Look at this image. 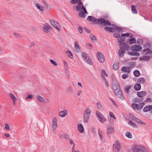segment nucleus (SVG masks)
<instances>
[{"label": "nucleus", "instance_id": "1a4fd4ad", "mask_svg": "<svg viewBox=\"0 0 152 152\" xmlns=\"http://www.w3.org/2000/svg\"><path fill=\"white\" fill-rule=\"evenodd\" d=\"M78 4L77 5L76 9L77 11H79L83 10V8L85 7L83 6V2L81 0H78Z\"/></svg>", "mask_w": 152, "mask_h": 152}, {"label": "nucleus", "instance_id": "6e6d98bb", "mask_svg": "<svg viewBox=\"0 0 152 152\" xmlns=\"http://www.w3.org/2000/svg\"><path fill=\"white\" fill-rule=\"evenodd\" d=\"M134 100V101L136 102H140L142 101V99L138 98H135Z\"/></svg>", "mask_w": 152, "mask_h": 152}, {"label": "nucleus", "instance_id": "4468645a", "mask_svg": "<svg viewBox=\"0 0 152 152\" xmlns=\"http://www.w3.org/2000/svg\"><path fill=\"white\" fill-rule=\"evenodd\" d=\"M131 49L132 50L138 51L141 49V47L139 45H134L131 47Z\"/></svg>", "mask_w": 152, "mask_h": 152}, {"label": "nucleus", "instance_id": "bf43d9fd", "mask_svg": "<svg viewBox=\"0 0 152 152\" xmlns=\"http://www.w3.org/2000/svg\"><path fill=\"white\" fill-rule=\"evenodd\" d=\"M83 29L84 31H85L86 32H87L88 33H90L91 32V31L86 27H84Z\"/></svg>", "mask_w": 152, "mask_h": 152}, {"label": "nucleus", "instance_id": "e433bc0d", "mask_svg": "<svg viewBox=\"0 0 152 152\" xmlns=\"http://www.w3.org/2000/svg\"><path fill=\"white\" fill-rule=\"evenodd\" d=\"M90 37L91 38L92 42H96V36L95 35H93L92 34H91L90 35Z\"/></svg>", "mask_w": 152, "mask_h": 152}, {"label": "nucleus", "instance_id": "72a5a7b5", "mask_svg": "<svg viewBox=\"0 0 152 152\" xmlns=\"http://www.w3.org/2000/svg\"><path fill=\"white\" fill-rule=\"evenodd\" d=\"M128 54L130 55L133 56H139L140 55V53L137 52H129L128 53Z\"/></svg>", "mask_w": 152, "mask_h": 152}, {"label": "nucleus", "instance_id": "4d7b16f0", "mask_svg": "<svg viewBox=\"0 0 152 152\" xmlns=\"http://www.w3.org/2000/svg\"><path fill=\"white\" fill-rule=\"evenodd\" d=\"M98 134H99V136L100 137V139H101V140H102L103 133H102V132H101V131L100 130H99V129L98 130Z\"/></svg>", "mask_w": 152, "mask_h": 152}, {"label": "nucleus", "instance_id": "f8f14e48", "mask_svg": "<svg viewBox=\"0 0 152 152\" xmlns=\"http://www.w3.org/2000/svg\"><path fill=\"white\" fill-rule=\"evenodd\" d=\"M130 116L132 118V119L136 121L139 124L142 126L145 125V123L142 122L140 120L135 117L133 115H130Z\"/></svg>", "mask_w": 152, "mask_h": 152}, {"label": "nucleus", "instance_id": "aec40b11", "mask_svg": "<svg viewBox=\"0 0 152 152\" xmlns=\"http://www.w3.org/2000/svg\"><path fill=\"white\" fill-rule=\"evenodd\" d=\"M146 92L144 91L138 92L137 93V95L140 97H143L145 96L146 95Z\"/></svg>", "mask_w": 152, "mask_h": 152}, {"label": "nucleus", "instance_id": "393cba45", "mask_svg": "<svg viewBox=\"0 0 152 152\" xmlns=\"http://www.w3.org/2000/svg\"><path fill=\"white\" fill-rule=\"evenodd\" d=\"M10 97L13 100L14 102V104L16 102L17 100V98L15 97L14 95L12 93H10L9 94Z\"/></svg>", "mask_w": 152, "mask_h": 152}, {"label": "nucleus", "instance_id": "338daca9", "mask_svg": "<svg viewBox=\"0 0 152 152\" xmlns=\"http://www.w3.org/2000/svg\"><path fill=\"white\" fill-rule=\"evenodd\" d=\"M57 127V125H52V129L54 131L55 130Z\"/></svg>", "mask_w": 152, "mask_h": 152}, {"label": "nucleus", "instance_id": "c03bdc74", "mask_svg": "<svg viewBox=\"0 0 152 152\" xmlns=\"http://www.w3.org/2000/svg\"><path fill=\"white\" fill-rule=\"evenodd\" d=\"M69 142L70 145L72 146V148H74L75 146V145L73 141L71 139H70L69 140Z\"/></svg>", "mask_w": 152, "mask_h": 152}, {"label": "nucleus", "instance_id": "2f4dec72", "mask_svg": "<svg viewBox=\"0 0 152 152\" xmlns=\"http://www.w3.org/2000/svg\"><path fill=\"white\" fill-rule=\"evenodd\" d=\"M125 40V38L124 37H123L122 38L121 37H119L118 38V42L119 43H120L121 44H120V45H121L122 44H121L122 42L124 41Z\"/></svg>", "mask_w": 152, "mask_h": 152}, {"label": "nucleus", "instance_id": "b1692460", "mask_svg": "<svg viewBox=\"0 0 152 152\" xmlns=\"http://www.w3.org/2000/svg\"><path fill=\"white\" fill-rule=\"evenodd\" d=\"M150 57L148 56H142L140 58V60H144L146 61H148L150 59Z\"/></svg>", "mask_w": 152, "mask_h": 152}, {"label": "nucleus", "instance_id": "f704fd0d", "mask_svg": "<svg viewBox=\"0 0 152 152\" xmlns=\"http://www.w3.org/2000/svg\"><path fill=\"white\" fill-rule=\"evenodd\" d=\"M96 105L98 109L100 110H103V107L102 106L99 102H96Z\"/></svg>", "mask_w": 152, "mask_h": 152}, {"label": "nucleus", "instance_id": "412c9836", "mask_svg": "<svg viewBox=\"0 0 152 152\" xmlns=\"http://www.w3.org/2000/svg\"><path fill=\"white\" fill-rule=\"evenodd\" d=\"M74 48L75 51L77 52H79L80 50V47L78 45V42L76 41L75 42Z\"/></svg>", "mask_w": 152, "mask_h": 152}, {"label": "nucleus", "instance_id": "0eeeda50", "mask_svg": "<svg viewBox=\"0 0 152 152\" xmlns=\"http://www.w3.org/2000/svg\"><path fill=\"white\" fill-rule=\"evenodd\" d=\"M145 103H140L138 104L134 103H132V106L134 109L136 108L137 110H140L144 106Z\"/></svg>", "mask_w": 152, "mask_h": 152}, {"label": "nucleus", "instance_id": "473e14b6", "mask_svg": "<svg viewBox=\"0 0 152 152\" xmlns=\"http://www.w3.org/2000/svg\"><path fill=\"white\" fill-rule=\"evenodd\" d=\"M104 29L107 31H109L113 32L115 31L114 29L110 27H106L104 28Z\"/></svg>", "mask_w": 152, "mask_h": 152}, {"label": "nucleus", "instance_id": "a211bd4d", "mask_svg": "<svg viewBox=\"0 0 152 152\" xmlns=\"http://www.w3.org/2000/svg\"><path fill=\"white\" fill-rule=\"evenodd\" d=\"M67 114V111L66 110H64L61 111L59 113L60 116L61 117H65Z\"/></svg>", "mask_w": 152, "mask_h": 152}, {"label": "nucleus", "instance_id": "4be33fe9", "mask_svg": "<svg viewBox=\"0 0 152 152\" xmlns=\"http://www.w3.org/2000/svg\"><path fill=\"white\" fill-rule=\"evenodd\" d=\"M121 44H122L121 45L122 46L121 47L122 48H123V49H124L125 50H126L128 51V50L129 48V47L126 43L123 42V43H122Z\"/></svg>", "mask_w": 152, "mask_h": 152}, {"label": "nucleus", "instance_id": "c85d7f7f", "mask_svg": "<svg viewBox=\"0 0 152 152\" xmlns=\"http://www.w3.org/2000/svg\"><path fill=\"white\" fill-rule=\"evenodd\" d=\"M136 41L135 38L129 39L127 41V42L129 44H132L136 42Z\"/></svg>", "mask_w": 152, "mask_h": 152}, {"label": "nucleus", "instance_id": "49530a36", "mask_svg": "<svg viewBox=\"0 0 152 152\" xmlns=\"http://www.w3.org/2000/svg\"><path fill=\"white\" fill-rule=\"evenodd\" d=\"M67 53L68 55V57L71 59H72L73 58V56L71 51L69 50H68Z\"/></svg>", "mask_w": 152, "mask_h": 152}, {"label": "nucleus", "instance_id": "c756f323", "mask_svg": "<svg viewBox=\"0 0 152 152\" xmlns=\"http://www.w3.org/2000/svg\"><path fill=\"white\" fill-rule=\"evenodd\" d=\"M134 89L136 91H139L140 90L141 88L140 85L139 83H137L134 86Z\"/></svg>", "mask_w": 152, "mask_h": 152}, {"label": "nucleus", "instance_id": "3c124183", "mask_svg": "<svg viewBox=\"0 0 152 152\" xmlns=\"http://www.w3.org/2000/svg\"><path fill=\"white\" fill-rule=\"evenodd\" d=\"M50 61L53 65L56 66H57L58 64L53 60L50 59Z\"/></svg>", "mask_w": 152, "mask_h": 152}, {"label": "nucleus", "instance_id": "ea45409f", "mask_svg": "<svg viewBox=\"0 0 152 152\" xmlns=\"http://www.w3.org/2000/svg\"><path fill=\"white\" fill-rule=\"evenodd\" d=\"M102 74L103 78V79L104 81H105V76H107V75L105 72V71L104 70H102Z\"/></svg>", "mask_w": 152, "mask_h": 152}, {"label": "nucleus", "instance_id": "774afa93", "mask_svg": "<svg viewBox=\"0 0 152 152\" xmlns=\"http://www.w3.org/2000/svg\"><path fill=\"white\" fill-rule=\"evenodd\" d=\"M52 122H57V118L56 117H55L53 118Z\"/></svg>", "mask_w": 152, "mask_h": 152}, {"label": "nucleus", "instance_id": "e2e57ef3", "mask_svg": "<svg viewBox=\"0 0 152 152\" xmlns=\"http://www.w3.org/2000/svg\"><path fill=\"white\" fill-rule=\"evenodd\" d=\"M5 129L7 130H9L10 129V127L8 124H5Z\"/></svg>", "mask_w": 152, "mask_h": 152}, {"label": "nucleus", "instance_id": "a878e982", "mask_svg": "<svg viewBox=\"0 0 152 152\" xmlns=\"http://www.w3.org/2000/svg\"><path fill=\"white\" fill-rule=\"evenodd\" d=\"M119 63L118 61H115L113 65V68L114 69L116 70L118 69V66Z\"/></svg>", "mask_w": 152, "mask_h": 152}, {"label": "nucleus", "instance_id": "58836bf2", "mask_svg": "<svg viewBox=\"0 0 152 152\" xmlns=\"http://www.w3.org/2000/svg\"><path fill=\"white\" fill-rule=\"evenodd\" d=\"M37 100L39 102H42L44 101V98L39 95H37Z\"/></svg>", "mask_w": 152, "mask_h": 152}, {"label": "nucleus", "instance_id": "9d476101", "mask_svg": "<svg viewBox=\"0 0 152 152\" xmlns=\"http://www.w3.org/2000/svg\"><path fill=\"white\" fill-rule=\"evenodd\" d=\"M83 11L81 10L79 13V16L81 18H85L86 16V13H87L85 7L83 8Z\"/></svg>", "mask_w": 152, "mask_h": 152}, {"label": "nucleus", "instance_id": "4c0bfd02", "mask_svg": "<svg viewBox=\"0 0 152 152\" xmlns=\"http://www.w3.org/2000/svg\"><path fill=\"white\" fill-rule=\"evenodd\" d=\"M150 49L149 48L145 49L143 51V53L144 55H147L150 53Z\"/></svg>", "mask_w": 152, "mask_h": 152}, {"label": "nucleus", "instance_id": "423d86ee", "mask_svg": "<svg viewBox=\"0 0 152 152\" xmlns=\"http://www.w3.org/2000/svg\"><path fill=\"white\" fill-rule=\"evenodd\" d=\"M96 115L98 120L100 122L103 123L106 121V119L99 112H96Z\"/></svg>", "mask_w": 152, "mask_h": 152}, {"label": "nucleus", "instance_id": "79ce46f5", "mask_svg": "<svg viewBox=\"0 0 152 152\" xmlns=\"http://www.w3.org/2000/svg\"><path fill=\"white\" fill-rule=\"evenodd\" d=\"M128 123L130 125L133 127L134 128H137V125L134 123L133 122L131 121H129Z\"/></svg>", "mask_w": 152, "mask_h": 152}, {"label": "nucleus", "instance_id": "a18cd8bd", "mask_svg": "<svg viewBox=\"0 0 152 152\" xmlns=\"http://www.w3.org/2000/svg\"><path fill=\"white\" fill-rule=\"evenodd\" d=\"M131 86H126L125 88V91L126 93L128 94L129 93V89Z\"/></svg>", "mask_w": 152, "mask_h": 152}, {"label": "nucleus", "instance_id": "8fccbe9b", "mask_svg": "<svg viewBox=\"0 0 152 152\" xmlns=\"http://www.w3.org/2000/svg\"><path fill=\"white\" fill-rule=\"evenodd\" d=\"M126 136L129 138H131L132 137V135L130 132H127L126 134Z\"/></svg>", "mask_w": 152, "mask_h": 152}, {"label": "nucleus", "instance_id": "6ab92c4d", "mask_svg": "<svg viewBox=\"0 0 152 152\" xmlns=\"http://www.w3.org/2000/svg\"><path fill=\"white\" fill-rule=\"evenodd\" d=\"M152 110V105H148L145 106L143 109L144 112H147Z\"/></svg>", "mask_w": 152, "mask_h": 152}, {"label": "nucleus", "instance_id": "5fc2aeb1", "mask_svg": "<svg viewBox=\"0 0 152 152\" xmlns=\"http://www.w3.org/2000/svg\"><path fill=\"white\" fill-rule=\"evenodd\" d=\"M109 115L110 117L113 118L114 119H116L115 115L113 114V113L112 112H110Z\"/></svg>", "mask_w": 152, "mask_h": 152}, {"label": "nucleus", "instance_id": "dca6fc26", "mask_svg": "<svg viewBox=\"0 0 152 152\" xmlns=\"http://www.w3.org/2000/svg\"><path fill=\"white\" fill-rule=\"evenodd\" d=\"M125 50L123 49V48L121 47L118 51V55L121 57H123L124 56Z\"/></svg>", "mask_w": 152, "mask_h": 152}, {"label": "nucleus", "instance_id": "09e8293b", "mask_svg": "<svg viewBox=\"0 0 152 152\" xmlns=\"http://www.w3.org/2000/svg\"><path fill=\"white\" fill-rule=\"evenodd\" d=\"M145 81V79L143 77L140 78L138 80V82L141 83H144Z\"/></svg>", "mask_w": 152, "mask_h": 152}, {"label": "nucleus", "instance_id": "f257e3e1", "mask_svg": "<svg viewBox=\"0 0 152 152\" xmlns=\"http://www.w3.org/2000/svg\"><path fill=\"white\" fill-rule=\"evenodd\" d=\"M113 88L116 95L122 100L124 99V97L122 94V91L118 83L115 80H112Z\"/></svg>", "mask_w": 152, "mask_h": 152}, {"label": "nucleus", "instance_id": "f03ea898", "mask_svg": "<svg viewBox=\"0 0 152 152\" xmlns=\"http://www.w3.org/2000/svg\"><path fill=\"white\" fill-rule=\"evenodd\" d=\"M134 152H148L149 149L145 147H143L138 145H135L132 148Z\"/></svg>", "mask_w": 152, "mask_h": 152}, {"label": "nucleus", "instance_id": "0e129e2a", "mask_svg": "<svg viewBox=\"0 0 152 152\" xmlns=\"http://www.w3.org/2000/svg\"><path fill=\"white\" fill-rule=\"evenodd\" d=\"M78 29L79 33L80 34H82L83 33V28L81 27H79Z\"/></svg>", "mask_w": 152, "mask_h": 152}, {"label": "nucleus", "instance_id": "7c9ffc66", "mask_svg": "<svg viewBox=\"0 0 152 152\" xmlns=\"http://www.w3.org/2000/svg\"><path fill=\"white\" fill-rule=\"evenodd\" d=\"M128 66H129L130 69L134 67L136 65V62L133 61L130 62L128 64Z\"/></svg>", "mask_w": 152, "mask_h": 152}, {"label": "nucleus", "instance_id": "69168bd1", "mask_svg": "<svg viewBox=\"0 0 152 152\" xmlns=\"http://www.w3.org/2000/svg\"><path fill=\"white\" fill-rule=\"evenodd\" d=\"M33 96L32 95L30 94L27 97H26V99H32L33 98Z\"/></svg>", "mask_w": 152, "mask_h": 152}, {"label": "nucleus", "instance_id": "20e7f679", "mask_svg": "<svg viewBox=\"0 0 152 152\" xmlns=\"http://www.w3.org/2000/svg\"><path fill=\"white\" fill-rule=\"evenodd\" d=\"M91 111L88 108L86 109L84 113L83 121L85 123L88 122L90 117Z\"/></svg>", "mask_w": 152, "mask_h": 152}, {"label": "nucleus", "instance_id": "052dcab7", "mask_svg": "<svg viewBox=\"0 0 152 152\" xmlns=\"http://www.w3.org/2000/svg\"><path fill=\"white\" fill-rule=\"evenodd\" d=\"M128 74H124L122 75V77L123 79H125L128 77Z\"/></svg>", "mask_w": 152, "mask_h": 152}, {"label": "nucleus", "instance_id": "39448f33", "mask_svg": "<svg viewBox=\"0 0 152 152\" xmlns=\"http://www.w3.org/2000/svg\"><path fill=\"white\" fill-rule=\"evenodd\" d=\"M81 56L83 59L86 63L91 65L93 64L92 62L91 61V59H90L88 54L83 52L81 53Z\"/></svg>", "mask_w": 152, "mask_h": 152}, {"label": "nucleus", "instance_id": "864d4df0", "mask_svg": "<svg viewBox=\"0 0 152 152\" xmlns=\"http://www.w3.org/2000/svg\"><path fill=\"white\" fill-rule=\"evenodd\" d=\"M66 72H65L67 78H69L70 77V74L69 71L68 69L67 70H65Z\"/></svg>", "mask_w": 152, "mask_h": 152}, {"label": "nucleus", "instance_id": "37998d69", "mask_svg": "<svg viewBox=\"0 0 152 152\" xmlns=\"http://www.w3.org/2000/svg\"><path fill=\"white\" fill-rule=\"evenodd\" d=\"M131 9L132 12L133 13L137 14V11L135 8V6L134 5L132 6Z\"/></svg>", "mask_w": 152, "mask_h": 152}, {"label": "nucleus", "instance_id": "a19ab883", "mask_svg": "<svg viewBox=\"0 0 152 152\" xmlns=\"http://www.w3.org/2000/svg\"><path fill=\"white\" fill-rule=\"evenodd\" d=\"M134 75L135 77H138L140 75V73L139 70H135L133 72Z\"/></svg>", "mask_w": 152, "mask_h": 152}, {"label": "nucleus", "instance_id": "c9c22d12", "mask_svg": "<svg viewBox=\"0 0 152 152\" xmlns=\"http://www.w3.org/2000/svg\"><path fill=\"white\" fill-rule=\"evenodd\" d=\"M36 6L37 8H38L39 10L42 11H43L44 10V8L43 7L41 6V4L39 3H37L36 4Z\"/></svg>", "mask_w": 152, "mask_h": 152}, {"label": "nucleus", "instance_id": "cd10ccee", "mask_svg": "<svg viewBox=\"0 0 152 152\" xmlns=\"http://www.w3.org/2000/svg\"><path fill=\"white\" fill-rule=\"evenodd\" d=\"M97 19V18H95L94 17L91 16H88L87 18V19L89 21H92L93 22H95L96 23V22Z\"/></svg>", "mask_w": 152, "mask_h": 152}, {"label": "nucleus", "instance_id": "13d9d810", "mask_svg": "<svg viewBox=\"0 0 152 152\" xmlns=\"http://www.w3.org/2000/svg\"><path fill=\"white\" fill-rule=\"evenodd\" d=\"M114 37H118L120 36V34L118 32L115 33L113 35Z\"/></svg>", "mask_w": 152, "mask_h": 152}, {"label": "nucleus", "instance_id": "ddd939ff", "mask_svg": "<svg viewBox=\"0 0 152 152\" xmlns=\"http://www.w3.org/2000/svg\"><path fill=\"white\" fill-rule=\"evenodd\" d=\"M97 56L98 59L100 62L103 63L104 62V57L101 53L98 52L97 54Z\"/></svg>", "mask_w": 152, "mask_h": 152}, {"label": "nucleus", "instance_id": "680f3d73", "mask_svg": "<svg viewBox=\"0 0 152 152\" xmlns=\"http://www.w3.org/2000/svg\"><path fill=\"white\" fill-rule=\"evenodd\" d=\"M130 34L128 33H126L125 34H121V37L127 36L129 37V36Z\"/></svg>", "mask_w": 152, "mask_h": 152}, {"label": "nucleus", "instance_id": "6e6552de", "mask_svg": "<svg viewBox=\"0 0 152 152\" xmlns=\"http://www.w3.org/2000/svg\"><path fill=\"white\" fill-rule=\"evenodd\" d=\"M121 148L120 143L118 141H116L113 144V149L114 151H116L119 152Z\"/></svg>", "mask_w": 152, "mask_h": 152}, {"label": "nucleus", "instance_id": "9b49d317", "mask_svg": "<svg viewBox=\"0 0 152 152\" xmlns=\"http://www.w3.org/2000/svg\"><path fill=\"white\" fill-rule=\"evenodd\" d=\"M115 132V129L113 127H110L107 128L106 132L109 135L112 134Z\"/></svg>", "mask_w": 152, "mask_h": 152}, {"label": "nucleus", "instance_id": "f3484780", "mask_svg": "<svg viewBox=\"0 0 152 152\" xmlns=\"http://www.w3.org/2000/svg\"><path fill=\"white\" fill-rule=\"evenodd\" d=\"M43 29L45 32L48 33L49 31V29H50V26L49 25L46 24L43 26Z\"/></svg>", "mask_w": 152, "mask_h": 152}, {"label": "nucleus", "instance_id": "de8ad7c7", "mask_svg": "<svg viewBox=\"0 0 152 152\" xmlns=\"http://www.w3.org/2000/svg\"><path fill=\"white\" fill-rule=\"evenodd\" d=\"M63 62L64 66V67L65 70H67V69H68V64L64 60Z\"/></svg>", "mask_w": 152, "mask_h": 152}, {"label": "nucleus", "instance_id": "2eb2a0df", "mask_svg": "<svg viewBox=\"0 0 152 152\" xmlns=\"http://www.w3.org/2000/svg\"><path fill=\"white\" fill-rule=\"evenodd\" d=\"M50 22L54 28L58 30V26H59V24L56 21L54 20L51 19L50 20Z\"/></svg>", "mask_w": 152, "mask_h": 152}, {"label": "nucleus", "instance_id": "7ed1b4c3", "mask_svg": "<svg viewBox=\"0 0 152 152\" xmlns=\"http://www.w3.org/2000/svg\"><path fill=\"white\" fill-rule=\"evenodd\" d=\"M96 23L102 26H110L111 25L110 22L108 21H106L105 19L103 18H97Z\"/></svg>", "mask_w": 152, "mask_h": 152}, {"label": "nucleus", "instance_id": "bb28decb", "mask_svg": "<svg viewBox=\"0 0 152 152\" xmlns=\"http://www.w3.org/2000/svg\"><path fill=\"white\" fill-rule=\"evenodd\" d=\"M77 128L79 131L81 133H82L84 131V128L81 124H79L77 126Z\"/></svg>", "mask_w": 152, "mask_h": 152}, {"label": "nucleus", "instance_id": "603ef678", "mask_svg": "<svg viewBox=\"0 0 152 152\" xmlns=\"http://www.w3.org/2000/svg\"><path fill=\"white\" fill-rule=\"evenodd\" d=\"M67 91L69 92H72L73 91V88L70 86H69L67 89Z\"/></svg>", "mask_w": 152, "mask_h": 152}, {"label": "nucleus", "instance_id": "5701e85b", "mask_svg": "<svg viewBox=\"0 0 152 152\" xmlns=\"http://www.w3.org/2000/svg\"><path fill=\"white\" fill-rule=\"evenodd\" d=\"M121 70L124 72H127L128 73H129L130 71V69L129 67L123 66Z\"/></svg>", "mask_w": 152, "mask_h": 152}]
</instances>
